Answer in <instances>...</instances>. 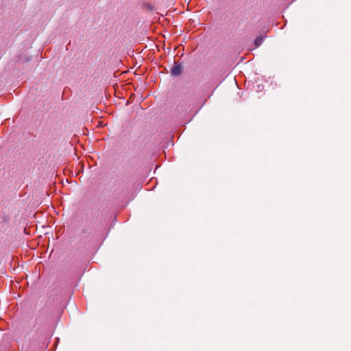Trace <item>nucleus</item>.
Wrapping results in <instances>:
<instances>
[{"instance_id":"f03ea898","label":"nucleus","mask_w":351,"mask_h":351,"mask_svg":"<svg viewBox=\"0 0 351 351\" xmlns=\"http://www.w3.org/2000/svg\"><path fill=\"white\" fill-rule=\"evenodd\" d=\"M263 38H256V40H254V44H255L256 47L260 46L263 43Z\"/></svg>"},{"instance_id":"f257e3e1","label":"nucleus","mask_w":351,"mask_h":351,"mask_svg":"<svg viewBox=\"0 0 351 351\" xmlns=\"http://www.w3.org/2000/svg\"><path fill=\"white\" fill-rule=\"evenodd\" d=\"M182 65L176 63L171 69V74L173 76H178L182 73Z\"/></svg>"}]
</instances>
